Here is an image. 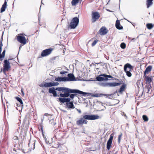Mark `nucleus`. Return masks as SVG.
<instances>
[{"label":"nucleus","mask_w":154,"mask_h":154,"mask_svg":"<svg viewBox=\"0 0 154 154\" xmlns=\"http://www.w3.org/2000/svg\"><path fill=\"white\" fill-rule=\"evenodd\" d=\"M22 45H20V47H19V49H20L21 48V47H22Z\"/></svg>","instance_id":"45"},{"label":"nucleus","mask_w":154,"mask_h":154,"mask_svg":"<svg viewBox=\"0 0 154 154\" xmlns=\"http://www.w3.org/2000/svg\"><path fill=\"white\" fill-rule=\"evenodd\" d=\"M5 50H4L2 54V55L3 56H4V57L5 56Z\"/></svg>","instance_id":"39"},{"label":"nucleus","mask_w":154,"mask_h":154,"mask_svg":"<svg viewBox=\"0 0 154 154\" xmlns=\"http://www.w3.org/2000/svg\"><path fill=\"white\" fill-rule=\"evenodd\" d=\"M120 47L122 49H125L126 47V44L124 43H122L120 45Z\"/></svg>","instance_id":"31"},{"label":"nucleus","mask_w":154,"mask_h":154,"mask_svg":"<svg viewBox=\"0 0 154 154\" xmlns=\"http://www.w3.org/2000/svg\"><path fill=\"white\" fill-rule=\"evenodd\" d=\"M100 17L99 13L98 12H94L92 13V22H95Z\"/></svg>","instance_id":"10"},{"label":"nucleus","mask_w":154,"mask_h":154,"mask_svg":"<svg viewBox=\"0 0 154 154\" xmlns=\"http://www.w3.org/2000/svg\"><path fill=\"white\" fill-rule=\"evenodd\" d=\"M79 23V19L77 17L73 18L70 24L71 29H75L78 25Z\"/></svg>","instance_id":"4"},{"label":"nucleus","mask_w":154,"mask_h":154,"mask_svg":"<svg viewBox=\"0 0 154 154\" xmlns=\"http://www.w3.org/2000/svg\"><path fill=\"white\" fill-rule=\"evenodd\" d=\"M79 0H72L71 4L72 6H75L79 3Z\"/></svg>","instance_id":"28"},{"label":"nucleus","mask_w":154,"mask_h":154,"mask_svg":"<svg viewBox=\"0 0 154 154\" xmlns=\"http://www.w3.org/2000/svg\"><path fill=\"white\" fill-rule=\"evenodd\" d=\"M76 95V94H72L70 95V97L72 99H73L75 96Z\"/></svg>","instance_id":"36"},{"label":"nucleus","mask_w":154,"mask_h":154,"mask_svg":"<svg viewBox=\"0 0 154 154\" xmlns=\"http://www.w3.org/2000/svg\"><path fill=\"white\" fill-rule=\"evenodd\" d=\"M142 118L144 122H147L149 120L148 118L146 115H143Z\"/></svg>","instance_id":"30"},{"label":"nucleus","mask_w":154,"mask_h":154,"mask_svg":"<svg viewBox=\"0 0 154 154\" xmlns=\"http://www.w3.org/2000/svg\"><path fill=\"white\" fill-rule=\"evenodd\" d=\"M21 92L22 93V94H23V95H24V93L23 92V90H22V89H21Z\"/></svg>","instance_id":"44"},{"label":"nucleus","mask_w":154,"mask_h":154,"mask_svg":"<svg viewBox=\"0 0 154 154\" xmlns=\"http://www.w3.org/2000/svg\"><path fill=\"white\" fill-rule=\"evenodd\" d=\"M101 76H103V77H107V78H112V76L110 75H106L105 74H103L102 75H101Z\"/></svg>","instance_id":"32"},{"label":"nucleus","mask_w":154,"mask_h":154,"mask_svg":"<svg viewBox=\"0 0 154 154\" xmlns=\"http://www.w3.org/2000/svg\"><path fill=\"white\" fill-rule=\"evenodd\" d=\"M44 85H45V83L44 84L43 83L42 84L40 85V86L41 87H45Z\"/></svg>","instance_id":"41"},{"label":"nucleus","mask_w":154,"mask_h":154,"mask_svg":"<svg viewBox=\"0 0 154 154\" xmlns=\"http://www.w3.org/2000/svg\"><path fill=\"white\" fill-rule=\"evenodd\" d=\"M65 77H57L55 78V81L57 82H65Z\"/></svg>","instance_id":"21"},{"label":"nucleus","mask_w":154,"mask_h":154,"mask_svg":"<svg viewBox=\"0 0 154 154\" xmlns=\"http://www.w3.org/2000/svg\"><path fill=\"white\" fill-rule=\"evenodd\" d=\"M67 73V72L65 71L60 72V73L61 74H63Z\"/></svg>","instance_id":"40"},{"label":"nucleus","mask_w":154,"mask_h":154,"mask_svg":"<svg viewBox=\"0 0 154 154\" xmlns=\"http://www.w3.org/2000/svg\"><path fill=\"white\" fill-rule=\"evenodd\" d=\"M71 100L69 98H60L59 99V101L62 103H64L65 102H69Z\"/></svg>","instance_id":"14"},{"label":"nucleus","mask_w":154,"mask_h":154,"mask_svg":"<svg viewBox=\"0 0 154 154\" xmlns=\"http://www.w3.org/2000/svg\"><path fill=\"white\" fill-rule=\"evenodd\" d=\"M116 26L119 29H123V27L120 25L119 21V20H117L116 22Z\"/></svg>","instance_id":"20"},{"label":"nucleus","mask_w":154,"mask_h":154,"mask_svg":"<svg viewBox=\"0 0 154 154\" xmlns=\"http://www.w3.org/2000/svg\"><path fill=\"white\" fill-rule=\"evenodd\" d=\"M120 85V83L116 82L108 83L102 82L100 83V85L103 87H112L118 86Z\"/></svg>","instance_id":"6"},{"label":"nucleus","mask_w":154,"mask_h":154,"mask_svg":"<svg viewBox=\"0 0 154 154\" xmlns=\"http://www.w3.org/2000/svg\"><path fill=\"white\" fill-rule=\"evenodd\" d=\"M17 40L22 44L24 45L26 43V39L23 34H20L17 37Z\"/></svg>","instance_id":"5"},{"label":"nucleus","mask_w":154,"mask_h":154,"mask_svg":"<svg viewBox=\"0 0 154 154\" xmlns=\"http://www.w3.org/2000/svg\"><path fill=\"white\" fill-rule=\"evenodd\" d=\"M54 120H51L50 121V122H51L52 121H53Z\"/></svg>","instance_id":"47"},{"label":"nucleus","mask_w":154,"mask_h":154,"mask_svg":"<svg viewBox=\"0 0 154 154\" xmlns=\"http://www.w3.org/2000/svg\"><path fill=\"white\" fill-rule=\"evenodd\" d=\"M113 134H111L110 137L107 143V148L108 150H109L110 149L111 147L112 146V140L113 139Z\"/></svg>","instance_id":"9"},{"label":"nucleus","mask_w":154,"mask_h":154,"mask_svg":"<svg viewBox=\"0 0 154 154\" xmlns=\"http://www.w3.org/2000/svg\"><path fill=\"white\" fill-rule=\"evenodd\" d=\"M102 95L104 96H109V97H107L109 98H112L113 97L112 94H96L95 95V96L96 97H100Z\"/></svg>","instance_id":"19"},{"label":"nucleus","mask_w":154,"mask_h":154,"mask_svg":"<svg viewBox=\"0 0 154 154\" xmlns=\"http://www.w3.org/2000/svg\"><path fill=\"white\" fill-rule=\"evenodd\" d=\"M15 98L20 103L21 106H23V102L20 98L18 97H15Z\"/></svg>","instance_id":"29"},{"label":"nucleus","mask_w":154,"mask_h":154,"mask_svg":"<svg viewBox=\"0 0 154 154\" xmlns=\"http://www.w3.org/2000/svg\"><path fill=\"white\" fill-rule=\"evenodd\" d=\"M76 109L79 113H81V111L80 110L78 109Z\"/></svg>","instance_id":"42"},{"label":"nucleus","mask_w":154,"mask_h":154,"mask_svg":"<svg viewBox=\"0 0 154 154\" xmlns=\"http://www.w3.org/2000/svg\"><path fill=\"white\" fill-rule=\"evenodd\" d=\"M99 118L100 117L97 115H85L83 116V118H80L76 122V124L78 125L86 124L88 121L86 119L94 120Z\"/></svg>","instance_id":"1"},{"label":"nucleus","mask_w":154,"mask_h":154,"mask_svg":"<svg viewBox=\"0 0 154 154\" xmlns=\"http://www.w3.org/2000/svg\"><path fill=\"white\" fill-rule=\"evenodd\" d=\"M152 68V66H148L144 72V75H145L146 74H148L151 71Z\"/></svg>","instance_id":"17"},{"label":"nucleus","mask_w":154,"mask_h":154,"mask_svg":"<svg viewBox=\"0 0 154 154\" xmlns=\"http://www.w3.org/2000/svg\"><path fill=\"white\" fill-rule=\"evenodd\" d=\"M5 57L3 56L2 55L0 54V60L1 61H2L3 59V58L4 57Z\"/></svg>","instance_id":"38"},{"label":"nucleus","mask_w":154,"mask_h":154,"mask_svg":"<svg viewBox=\"0 0 154 154\" xmlns=\"http://www.w3.org/2000/svg\"><path fill=\"white\" fill-rule=\"evenodd\" d=\"M68 77H65L66 81H72L75 80V78L74 75L72 74H68Z\"/></svg>","instance_id":"11"},{"label":"nucleus","mask_w":154,"mask_h":154,"mask_svg":"<svg viewBox=\"0 0 154 154\" xmlns=\"http://www.w3.org/2000/svg\"><path fill=\"white\" fill-rule=\"evenodd\" d=\"M49 92L50 93H52L54 97H56L57 94L55 89L52 88H50L49 89Z\"/></svg>","instance_id":"18"},{"label":"nucleus","mask_w":154,"mask_h":154,"mask_svg":"<svg viewBox=\"0 0 154 154\" xmlns=\"http://www.w3.org/2000/svg\"><path fill=\"white\" fill-rule=\"evenodd\" d=\"M2 71V68L1 69V71H0V72H1Z\"/></svg>","instance_id":"46"},{"label":"nucleus","mask_w":154,"mask_h":154,"mask_svg":"<svg viewBox=\"0 0 154 154\" xmlns=\"http://www.w3.org/2000/svg\"><path fill=\"white\" fill-rule=\"evenodd\" d=\"M146 26L148 29H151L154 27V24L151 23H147L146 24Z\"/></svg>","instance_id":"24"},{"label":"nucleus","mask_w":154,"mask_h":154,"mask_svg":"<svg viewBox=\"0 0 154 154\" xmlns=\"http://www.w3.org/2000/svg\"><path fill=\"white\" fill-rule=\"evenodd\" d=\"M152 0H147L146 1V4L147 5V8H148L152 4Z\"/></svg>","instance_id":"27"},{"label":"nucleus","mask_w":154,"mask_h":154,"mask_svg":"<svg viewBox=\"0 0 154 154\" xmlns=\"http://www.w3.org/2000/svg\"><path fill=\"white\" fill-rule=\"evenodd\" d=\"M58 82H45V87H48L53 86H55L58 85Z\"/></svg>","instance_id":"12"},{"label":"nucleus","mask_w":154,"mask_h":154,"mask_svg":"<svg viewBox=\"0 0 154 154\" xmlns=\"http://www.w3.org/2000/svg\"><path fill=\"white\" fill-rule=\"evenodd\" d=\"M122 137V134H120L118 137V142L119 143H120L121 140V139Z\"/></svg>","instance_id":"35"},{"label":"nucleus","mask_w":154,"mask_h":154,"mask_svg":"<svg viewBox=\"0 0 154 154\" xmlns=\"http://www.w3.org/2000/svg\"><path fill=\"white\" fill-rule=\"evenodd\" d=\"M124 87L123 86H122L119 89V92L120 93L124 91Z\"/></svg>","instance_id":"34"},{"label":"nucleus","mask_w":154,"mask_h":154,"mask_svg":"<svg viewBox=\"0 0 154 154\" xmlns=\"http://www.w3.org/2000/svg\"><path fill=\"white\" fill-rule=\"evenodd\" d=\"M3 72L5 73L6 71H8L10 68V63L8 61V60H4V64L3 65Z\"/></svg>","instance_id":"7"},{"label":"nucleus","mask_w":154,"mask_h":154,"mask_svg":"<svg viewBox=\"0 0 154 154\" xmlns=\"http://www.w3.org/2000/svg\"><path fill=\"white\" fill-rule=\"evenodd\" d=\"M146 83H150L152 81V79L148 76H145Z\"/></svg>","instance_id":"25"},{"label":"nucleus","mask_w":154,"mask_h":154,"mask_svg":"<svg viewBox=\"0 0 154 154\" xmlns=\"http://www.w3.org/2000/svg\"><path fill=\"white\" fill-rule=\"evenodd\" d=\"M96 79L97 80L99 81H106L108 80V79L107 77H103L101 76V75L96 77Z\"/></svg>","instance_id":"16"},{"label":"nucleus","mask_w":154,"mask_h":154,"mask_svg":"<svg viewBox=\"0 0 154 154\" xmlns=\"http://www.w3.org/2000/svg\"><path fill=\"white\" fill-rule=\"evenodd\" d=\"M133 69V67L129 63H127L124 66V71L126 73L128 77L132 76L131 72Z\"/></svg>","instance_id":"3"},{"label":"nucleus","mask_w":154,"mask_h":154,"mask_svg":"<svg viewBox=\"0 0 154 154\" xmlns=\"http://www.w3.org/2000/svg\"><path fill=\"white\" fill-rule=\"evenodd\" d=\"M7 8V2L5 1L4 4L2 5V7L1 9V12H4Z\"/></svg>","instance_id":"23"},{"label":"nucleus","mask_w":154,"mask_h":154,"mask_svg":"<svg viewBox=\"0 0 154 154\" xmlns=\"http://www.w3.org/2000/svg\"><path fill=\"white\" fill-rule=\"evenodd\" d=\"M149 88L150 89V88H148V91H149Z\"/></svg>","instance_id":"48"},{"label":"nucleus","mask_w":154,"mask_h":154,"mask_svg":"<svg viewBox=\"0 0 154 154\" xmlns=\"http://www.w3.org/2000/svg\"><path fill=\"white\" fill-rule=\"evenodd\" d=\"M100 32L101 35H103L107 33V30L105 27H103L100 29Z\"/></svg>","instance_id":"13"},{"label":"nucleus","mask_w":154,"mask_h":154,"mask_svg":"<svg viewBox=\"0 0 154 154\" xmlns=\"http://www.w3.org/2000/svg\"><path fill=\"white\" fill-rule=\"evenodd\" d=\"M66 106L70 109H73L75 108L73 101H69V102H67L66 104Z\"/></svg>","instance_id":"15"},{"label":"nucleus","mask_w":154,"mask_h":154,"mask_svg":"<svg viewBox=\"0 0 154 154\" xmlns=\"http://www.w3.org/2000/svg\"><path fill=\"white\" fill-rule=\"evenodd\" d=\"M98 41V40H94L93 42V43L92 44V46H94L96 44V43H97Z\"/></svg>","instance_id":"33"},{"label":"nucleus","mask_w":154,"mask_h":154,"mask_svg":"<svg viewBox=\"0 0 154 154\" xmlns=\"http://www.w3.org/2000/svg\"><path fill=\"white\" fill-rule=\"evenodd\" d=\"M56 90L59 91L63 92H67L69 93H78L80 94L86 95L87 93L83 92L76 89H72L66 88L64 87H58L55 89Z\"/></svg>","instance_id":"2"},{"label":"nucleus","mask_w":154,"mask_h":154,"mask_svg":"<svg viewBox=\"0 0 154 154\" xmlns=\"http://www.w3.org/2000/svg\"><path fill=\"white\" fill-rule=\"evenodd\" d=\"M53 49L52 48H49L43 50L42 52L41 55L42 57H44L49 55L52 52Z\"/></svg>","instance_id":"8"},{"label":"nucleus","mask_w":154,"mask_h":154,"mask_svg":"<svg viewBox=\"0 0 154 154\" xmlns=\"http://www.w3.org/2000/svg\"><path fill=\"white\" fill-rule=\"evenodd\" d=\"M14 139H18V137L17 136H15L14 138H13Z\"/></svg>","instance_id":"43"},{"label":"nucleus","mask_w":154,"mask_h":154,"mask_svg":"<svg viewBox=\"0 0 154 154\" xmlns=\"http://www.w3.org/2000/svg\"><path fill=\"white\" fill-rule=\"evenodd\" d=\"M70 93H69L68 92H65L63 94H60V97L63 98L67 97L70 95Z\"/></svg>","instance_id":"22"},{"label":"nucleus","mask_w":154,"mask_h":154,"mask_svg":"<svg viewBox=\"0 0 154 154\" xmlns=\"http://www.w3.org/2000/svg\"><path fill=\"white\" fill-rule=\"evenodd\" d=\"M35 142H33L32 143L30 142H29V146L31 149H35Z\"/></svg>","instance_id":"26"},{"label":"nucleus","mask_w":154,"mask_h":154,"mask_svg":"<svg viewBox=\"0 0 154 154\" xmlns=\"http://www.w3.org/2000/svg\"><path fill=\"white\" fill-rule=\"evenodd\" d=\"M0 54L1 53L2 50V43L1 41H0Z\"/></svg>","instance_id":"37"}]
</instances>
